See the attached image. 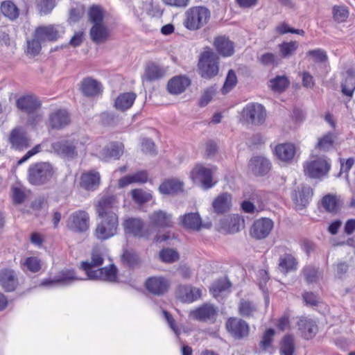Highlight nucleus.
I'll return each instance as SVG.
<instances>
[{
	"mask_svg": "<svg viewBox=\"0 0 355 355\" xmlns=\"http://www.w3.org/2000/svg\"><path fill=\"white\" fill-rule=\"evenodd\" d=\"M105 253L100 248L96 247L92 249L90 261H83L81 268L85 272L87 279L95 281H104L114 282L117 279V269L111 264L108 267H103L94 269L101 266L103 263Z\"/></svg>",
	"mask_w": 355,
	"mask_h": 355,
	"instance_id": "1",
	"label": "nucleus"
},
{
	"mask_svg": "<svg viewBox=\"0 0 355 355\" xmlns=\"http://www.w3.org/2000/svg\"><path fill=\"white\" fill-rule=\"evenodd\" d=\"M89 141L86 136L78 137L77 139H61L51 144L53 151L58 155L67 159H74L78 153H85V146Z\"/></svg>",
	"mask_w": 355,
	"mask_h": 355,
	"instance_id": "2",
	"label": "nucleus"
},
{
	"mask_svg": "<svg viewBox=\"0 0 355 355\" xmlns=\"http://www.w3.org/2000/svg\"><path fill=\"white\" fill-rule=\"evenodd\" d=\"M54 173V168L49 162H37L29 166L28 180L32 185L41 186L49 182Z\"/></svg>",
	"mask_w": 355,
	"mask_h": 355,
	"instance_id": "3",
	"label": "nucleus"
},
{
	"mask_svg": "<svg viewBox=\"0 0 355 355\" xmlns=\"http://www.w3.org/2000/svg\"><path fill=\"white\" fill-rule=\"evenodd\" d=\"M184 20V26L190 31H196L209 21L211 16L210 11L205 6H193L185 12Z\"/></svg>",
	"mask_w": 355,
	"mask_h": 355,
	"instance_id": "4",
	"label": "nucleus"
},
{
	"mask_svg": "<svg viewBox=\"0 0 355 355\" xmlns=\"http://www.w3.org/2000/svg\"><path fill=\"white\" fill-rule=\"evenodd\" d=\"M218 56L211 49H205L200 54L198 64L200 76L207 79L216 76L218 72Z\"/></svg>",
	"mask_w": 355,
	"mask_h": 355,
	"instance_id": "5",
	"label": "nucleus"
},
{
	"mask_svg": "<svg viewBox=\"0 0 355 355\" xmlns=\"http://www.w3.org/2000/svg\"><path fill=\"white\" fill-rule=\"evenodd\" d=\"M101 221L97 224L94 231L95 237L101 241L107 240L117 234L119 227L118 215L98 216Z\"/></svg>",
	"mask_w": 355,
	"mask_h": 355,
	"instance_id": "6",
	"label": "nucleus"
},
{
	"mask_svg": "<svg viewBox=\"0 0 355 355\" xmlns=\"http://www.w3.org/2000/svg\"><path fill=\"white\" fill-rule=\"evenodd\" d=\"M241 116L247 123L259 125L263 123L266 117L264 107L257 103L248 104L241 112Z\"/></svg>",
	"mask_w": 355,
	"mask_h": 355,
	"instance_id": "7",
	"label": "nucleus"
},
{
	"mask_svg": "<svg viewBox=\"0 0 355 355\" xmlns=\"http://www.w3.org/2000/svg\"><path fill=\"white\" fill-rule=\"evenodd\" d=\"M329 169V163L321 157H316L313 160L306 161L304 164L305 175L312 178H320L325 176Z\"/></svg>",
	"mask_w": 355,
	"mask_h": 355,
	"instance_id": "8",
	"label": "nucleus"
},
{
	"mask_svg": "<svg viewBox=\"0 0 355 355\" xmlns=\"http://www.w3.org/2000/svg\"><path fill=\"white\" fill-rule=\"evenodd\" d=\"M67 227L76 232H85L89 227V216L83 210H78L70 215L67 223Z\"/></svg>",
	"mask_w": 355,
	"mask_h": 355,
	"instance_id": "9",
	"label": "nucleus"
},
{
	"mask_svg": "<svg viewBox=\"0 0 355 355\" xmlns=\"http://www.w3.org/2000/svg\"><path fill=\"white\" fill-rule=\"evenodd\" d=\"M273 226V221L268 218L257 219L252 225L250 234L255 239H263L270 234Z\"/></svg>",
	"mask_w": 355,
	"mask_h": 355,
	"instance_id": "10",
	"label": "nucleus"
},
{
	"mask_svg": "<svg viewBox=\"0 0 355 355\" xmlns=\"http://www.w3.org/2000/svg\"><path fill=\"white\" fill-rule=\"evenodd\" d=\"M119 202L114 196H106L102 197L96 205V210L98 216L117 215Z\"/></svg>",
	"mask_w": 355,
	"mask_h": 355,
	"instance_id": "11",
	"label": "nucleus"
},
{
	"mask_svg": "<svg viewBox=\"0 0 355 355\" xmlns=\"http://www.w3.org/2000/svg\"><path fill=\"white\" fill-rule=\"evenodd\" d=\"M190 175L193 181L201 183L205 189H208L215 184L212 181L211 170L201 164L196 165L191 171Z\"/></svg>",
	"mask_w": 355,
	"mask_h": 355,
	"instance_id": "12",
	"label": "nucleus"
},
{
	"mask_svg": "<svg viewBox=\"0 0 355 355\" xmlns=\"http://www.w3.org/2000/svg\"><path fill=\"white\" fill-rule=\"evenodd\" d=\"M227 331L235 338H242L247 336L249 333L248 323L239 318H232L226 322Z\"/></svg>",
	"mask_w": 355,
	"mask_h": 355,
	"instance_id": "13",
	"label": "nucleus"
},
{
	"mask_svg": "<svg viewBox=\"0 0 355 355\" xmlns=\"http://www.w3.org/2000/svg\"><path fill=\"white\" fill-rule=\"evenodd\" d=\"M19 284L15 270L4 268L0 270V285L6 292L14 291Z\"/></svg>",
	"mask_w": 355,
	"mask_h": 355,
	"instance_id": "14",
	"label": "nucleus"
},
{
	"mask_svg": "<svg viewBox=\"0 0 355 355\" xmlns=\"http://www.w3.org/2000/svg\"><path fill=\"white\" fill-rule=\"evenodd\" d=\"M122 225L126 234H130L139 238L145 236L144 230V223L142 220L139 218H127L124 220Z\"/></svg>",
	"mask_w": 355,
	"mask_h": 355,
	"instance_id": "15",
	"label": "nucleus"
},
{
	"mask_svg": "<svg viewBox=\"0 0 355 355\" xmlns=\"http://www.w3.org/2000/svg\"><path fill=\"white\" fill-rule=\"evenodd\" d=\"M249 168L255 175L263 176L270 170L271 163L266 157L257 155L250 159Z\"/></svg>",
	"mask_w": 355,
	"mask_h": 355,
	"instance_id": "16",
	"label": "nucleus"
},
{
	"mask_svg": "<svg viewBox=\"0 0 355 355\" xmlns=\"http://www.w3.org/2000/svg\"><path fill=\"white\" fill-rule=\"evenodd\" d=\"M17 107L28 114L36 112L41 106L40 101L37 97L31 95L23 96L16 102Z\"/></svg>",
	"mask_w": 355,
	"mask_h": 355,
	"instance_id": "17",
	"label": "nucleus"
},
{
	"mask_svg": "<svg viewBox=\"0 0 355 355\" xmlns=\"http://www.w3.org/2000/svg\"><path fill=\"white\" fill-rule=\"evenodd\" d=\"M193 317L204 322H214L218 314V309L211 304H205L192 313Z\"/></svg>",
	"mask_w": 355,
	"mask_h": 355,
	"instance_id": "18",
	"label": "nucleus"
},
{
	"mask_svg": "<svg viewBox=\"0 0 355 355\" xmlns=\"http://www.w3.org/2000/svg\"><path fill=\"white\" fill-rule=\"evenodd\" d=\"M147 290L155 295H162L167 291L168 282L162 277H153L148 278L146 282Z\"/></svg>",
	"mask_w": 355,
	"mask_h": 355,
	"instance_id": "19",
	"label": "nucleus"
},
{
	"mask_svg": "<svg viewBox=\"0 0 355 355\" xmlns=\"http://www.w3.org/2000/svg\"><path fill=\"white\" fill-rule=\"evenodd\" d=\"M92 41L96 44H103L110 37V30L105 24H94L89 30Z\"/></svg>",
	"mask_w": 355,
	"mask_h": 355,
	"instance_id": "20",
	"label": "nucleus"
},
{
	"mask_svg": "<svg viewBox=\"0 0 355 355\" xmlns=\"http://www.w3.org/2000/svg\"><path fill=\"white\" fill-rule=\"evenodd\" d=\"M10 141L12 147L18 150H24L30 146V139L21 128L12 130L10 136Z\"/></svg>",
	"mask_w": 355,
	"mask_h": 355,
	"instance_id": "21",
	"label": "nucleus"
},
{
	"mask_svg": "<svg viewBox=\"0 0 355 355\" xmlns=\"http://www.w3.org/2000/svg\"><path fill=\"white\" fill-rule=\"evenodd\" d=\"M70 116L65 110H57L49 116L50 126L53 129H62L70 123Z\"/></svg>",
	"mask_w": 355,
	"mask_h": 355,
	"instance_id": "22",
	"label": "nucleus"
},
{
	"mask_svg": "<svg viewBox=\"0 0 355 355\" xmlns=\"http://www.w3.org/2000/svg\"><path fill=\"white\" fill-rule=\"evenodd\" d=\"M214 46L219 54L229 57L234 54V43L225 36H218L214 39Z\"/></svg>",
	"mask_w": 355,
	"mask_h": 355,
	"instance_id": "23",
	"label": "nucleus"
},
{
	"mask_svg": "<svg viewBox=\"0 0 355 355\" xmlns=\"http://www.w3.org/2000/svg\"><path fill=\"white\" fill-rule=\"evenodd\" d=\"M297 326L302 336L306 339L313 338L318 332V326L315 322L310 318H300L297 322Z\"/></svg>",
	"mask_w": 355,
	"mask_h": 355,
	"instance_id": "24",
	"label": "nucleus"
},
{
	"mask_svg": "<svg viewBox=\"0 0 355 355\" xmlns=\"http://www.w3.org/2000/svg\"><path fill=\"white\" fill-rule=\"evenodd\" d=\"M100 174L94 171L83 173L80 178V187L87 191L95 190L100 184Z\"/></svg>",
	"mask_w": 355,
	"mask_h": 355,
	"instance_id": "25",
	"label": "nucleus"
},
{
	"mask_svg": "<svg viewBox=\"0 0 355 355\" xmlns=\"http://www.w3.org/2000/svg\"><path fill=\"white\" fill-rule=\"evenodd\" d=\"M150 223L156 227H171L172 215L162 210L155 211L149 216Z\"/></svg>",
	"mask_w": 355,
	"mask_h": 355,
	"instance_id": "26",
	"label": "nucleus"
},
{
	"mask_svg": "<svg viewBox=\"0 0 355 355\" xmlns=\"http://www.w3.org/2000/svg\"><path fill=\"white\" fill-rule=\"evenodd\" d=\"M231 206L232 196L228 193L218 195L212 202L214 211L217 214H223L229 211Z\"/></svg>",
	"mask_w": 355,
	"mask_h": 355,
	"instance_id": "27",
	"label": "nucleus"
},
{
	"mask_svg": "<svg viewBox=\"0 0 355 355\" xmlns=\"http://www.w3.org/2000/svg\"><path fill=\"white\" fill-rule=\"evenodd\" d=\"M80 89L86 96H94L101 91V85L91 78L83 79L80 83Z\"/></svg>",
	"mask_w": 355,
	"mask_h": 355,
	"instance_id": "28",
	"label": "nucleus"
},
{
	"mask_svg": "<svg viewBox=\"0 0 355 355\" xmlns=\"http://www.w3.org/2000/svg\"><path fill=\"white\" fill-rule=\"evenodd\" d=\"M123 144L118 142H112L106 146L101 153V157L103 159L110 158L119 159L123 153Z\"/></svg>",
	"mask_w": 355,
	"mask_h": 355,
	"instance_id": "29",
	"label": "nucleus"
},
{
	"mask_svg": "<svg viewBox=\"0 0 355 355\" xmlns=\"http://www.w3.org/2000/svg\"><path fill=\"white\" fill-rule=\"evenodd\" d=\"M165 74L166 71L163 67L151 62L148 64L146 67L143 80L148 82L155 81L163 78Z\"/></svg>",
	"mask_w": 355,
	"mask_h": 355,
	"instance_id": "30",
	"label": "nucleus"
},
{
	"mask_svg": "<svg viewBox=\"0 0 355 355\" xmlns=\"http://www.w3.org/2000/svg\"><path fill=\"white\" fill-rule=\"evenodd\" d=\"M276 156L283 162H288L293 159L295 155V147L293 144H282L275 147Z\"/></svg>",
	"mask_w": 355,
	"mask_h": 355,
	"instance_id": "31",
	"label": "nucleus"
},
{
	"mask_svg": "<svg viewBox=\"0 0 355 355\" xmlns=\"http://www.w3.org/2000/svg\"><path fill=\"white\" fill-rule=\"evenodd\" d=\"M181 224L186 228L200 230L202 220L198 213H189L180 217Z\"/></svg>",
	"mask_w": 355,
	"mask_h": 355,
	"instance_id": "32",
	"label": "nucleus"
},
{
	"mask_svg": "<svg viewBox=\"0 0 355 355\" xmlns=\"http://www.w3.org/2000/svg\"><path fill=\"white\" fill-rule=\"evenodd\" d=\"M148 173L145 171H141L136 173L126 175L119 180V187L123 188L132 183H145L148 180Z\"/></svg>",
	"mask_w": 355,
	"mask_h": 355,
	"instance_id": "33",
	"label": "nucleus"
},
{
	"mask_svg": "<svg viewBox=\"0 0 355 355\" xmlns=\"http://www.w3.org/2000/svg\"><path fill=\"white\" fill-rule=\"evenodd\" d=\"M189 85L190 80L187 78L178 76L168 83L167 88L171 94H178L183 92Z\"/></svg>",
	"mask_w": 355,
	"mask_h": 355,
	"instance_id": "34",
	"label": "nucleus"
},
{
	"mask_svg": "<svg viewBox=\"0 0 355 355\" xmlns=\"http://www.w3.org/2000/svg\"><path fill=\"white\" fill-rule=\"evenodd\" d=\"M81 278L78 277L73 270H66L62 271L61 277L54 280L45 279L41 283V286H48L55 284L57 283H62L69 284L73 281L80 280ZM85 279H87V278Z\"/></svg>",
	"mask_w": 355,
	"mask_h": 355,
	"instance_id": "35",
	"label": "nucleus"
},
{
	"mask_svg": "<svg viewBox=\"0 0 355 355\" xmlns=\"http://www.w3.org/2000/svg\"><path fill=\"white\" fill-rule=\"evenodd\" d=\"M35 37L44 41L56 40L59 37L58 31L52 26L39 27L35 30Z\"/></svg>",
	"mask_w": 355,
	"mask_h": 355,
	"instance_id": "36",
	"label": "nucleus"
},
{
	"mask_svg": "<svg viewBox=\"0 0 355 355\" xmlns=\"http://www.w3.org/2000/svg\"><path fill=\"white\" fill-rule=\"evenodd\" d=\"M344 80L342 83V92L352 96L355 89V76L352 69H348L343 73Z\"/></svg>",
	"mask_w": 355,
	"mask_h": 355,
	"instance_id": "37",
	"label": "nucleus"
},
{
	"mask_svg": "<svg viewBox=\"0 0 355 355\" xmlns=\"http://www.w3.org/2000/svg\"><path fill=\"white\" fill-rule=\"evenodd\" d=\"M322 204L327 211L336 213L342 207L343 202L338 196L328 194L323 197Z\"/></svg>",
	"mask_w": 355,
	"mask_h": 355,
	"instance_id": "38",
	"label": "nucleus"
},
{
	"mask_svg": "<svg viewBox=\"0 0 355 355\" xmlns=\"http://www.w3.org/2000/svg\"><path fill=\"white\" fill-rule=\"evenodd\" d=\"M136 98V94L133 92L121 94L115 100L116 109L124 111L132 107Z\"/></svg>",
	"mask_w": 355,
	"mask_h": 355,
	"instance_id": "39",
	"label": "nucleus"
},
{
	"mask_svg": "<svg viewBox=\"0 0 355 355\" xmlns=\"http://www.w3.org/2000/svg\"><path fill=\"white\" fill-rule=\"evenodd\" d=\"M182 184L176 180H167L162 182L159 187V191L162 194H174L181 191Z\"/></svg>",
	"mask_w": 355,
	"mask_h": 355,
	"instance_id": "40",
	"label": "nucleus"
},
{
	"mask_svg": "<svg viewBox=\"0 0 355 355\" xmlns=\"http://www.w3.org/2000/svg\"><path fill=\"white\" fill-rule=\"evenodd\" d=\"M297 266L296 259L289 254L280 257L279 260V270L283 273H287L295 270Z\"/></svg>",
	"mask_w": 355,
	"mask_h": 355,
	"instance_id": "41",
	"label": "nucleus"
},
{
	"mask_svg": "<svg viewBox=\"0 0 355 355\" xmlns=\"http://www.w3.org/2000/svg\"><path fill=\"white\" fill-rule=\"evenodd\" d=\"M105 14V10L101 6H92L88 12L89 21L92 25L104 24Z\"/></svg>",
	"mask_w": 355,
	"mask_h": 355,
	"instance_id": "42",
	"label": "nucleus"
},
{
	"mask_svg": "<svg viewBox=\"0 0 355 355\" xmlns=\"http://www.w3.org/2000/svg\"><path fill=\"white\" fill-rule=\"evenodd\" d=\"M181 297L184 302H192L201 295L200 289L191 286H183L180 289Z\"/></svg>",
	"mask_w": 355,
	"mask_h": 355,
	"instance_id": "43",
	"label": "nucleus"
},
{
	"mask_svg": "<svg viewBox=\"0 0 355 355\" xmlns=\"http://www.w3.org/2000/svg\"><path fill=\"white\" fill-rule=\"evenodd\" d=\"M313 196L312 189L309 186H302L299 191V196L296 197V204L300 209L304 207Z\"/></svg>",
	"mask_w": 355,
	"mask_h": 355,
	"instance_id": "44",
	"label": "nucleus"
},
{
	"mask_svg": "<svg viewBox=\"0 0 355 355\" xmlns=\"http://www.w3.org/2000/svg\"><path fill=\"white\" fill-rule=\"evenodd\" d=\"M257 311V307L255 304L250 301L242 300L239 306V312L243 317L254 316Z\"/></svg>",
	"mask_w": 355,
	"mask_h": 355,
	"instance_id": "45",
	"label": "nucleus"
},
{
	"mask_svg": "<svg viewBox=\"0 0 355 355\" xmlns=\"http://www.w3.org/2000/svg\"><path fill=\"white\" fill-rule=\"evenodd\" d=\"M1 10L2 13L8 18L13 20L19 16V9L10 1H6L1 3Z\"/></svg>",
	"mask_w": 355,
	"mask_h": 355,
	"instance_id": "46",
	"label": "nucleus"
},
{
	"mask_svg": "<svg viewBox=\"0 0 355 355\" xmlns=\"http://www.w3.org/2000/svg\"><path fill=\"white\" fill-rule=\"evenodd\" d=\"M289 85V81L284 76H277L276 78L270 80L269 87L272 90L277 92H282Z\"/></svg>",
	"mask_w": 355,
	"mask_h": 355,
	"instance_id": "47",
	"label": "nucleus"
},
{
	"mask_svg": "<svg viewBox=\"0 0 355 355\" xmlns=\"http://www.w3.org/2000/svg\"><path fill=\"white\" fill-rule=\"evenodd\" d=\"M349 10L345 6H334L332 8V15L334 21L342 23L347 20L349 17Z\"/></svg>",
	"mask_w": 355,
	"mask_h": 355,
	"instance_id": "48",
	"label": "nucleus"
},
{
	"mask_svg": "<svg viewBox=\"0 0 355 355\" xmlns=\"http://www.w3.org/2000/svg\"><path fill=\"white\" fill-rule=\"evenodd\" d=\"M295 351L294 338L290 335L285 336L282 339L280 352L282 355H293Z\"/></svg>",
	"mask_w": 355,
	"mask_h": 355,
	"instance_id": "49",
	"label": "nucleus"
},
{
	"mask_svg": "<svg viewBox=\"0 0 355 355\" xmlns=\"http://www.w3.org/2000/svg\"><path fill=\"white\" fill-rule=\"evenodd\" d=\"M298 44L297 42H284L279 45V52L283 58L292 55L297 50Z\"/></svg>",
	"mask_w": 355,
	"mask_h": 355,
	"instance_id": "50",
	"label": "nucleus"
},
{
	"mask_svg": "<svg viewBox=\"0 0 355 355\" xmlns=\"http://www.w3.org/2000/svg\"><path fill=\"white\" fill-rule=\"evenodd\" d=\"M159 257L164 262L173 263L179 259V254L173 249L166 248L160 251Z\"/></svg>",
	"mask_w": 355,
	"mask_h": 355,
	"instance_id": "51",
	"label": "nucleus"
},
{
	"mask_svg": "<svg viewBox=\"0 0 355 355\" xmlns=\"http://www.w3.org/2000/svg\"><path fill=\"white\" fill-rule=\"evenodd\" d=\"M334 141V135L331 133H328L318 139L316 147L320 150H329L331 148H332Z\"/></svg>",
	"mask_w": 355,
	"mask_h": 355,
	"instance_id": "52",
	"label": "nucleus"
},
{
	"mask_svg": "<svg viewBox=\"0 0 355 355\" xmlns=\"http://www.w3.org/2000/svg\"><path fill=\"white\" fill-rule=\"evenodd\" d=\"M132 197L135 202L139 204L145 203L152 199V195L150 193L139 189L132 191Z\"/></svg>",
	"mask_w": 355,
	"mask_h": 355,
	"instance_id": "53",
	"label": "nucleus"
},
{
	"mask_svg": "<svg viewBox=\"0 0 355 355\" xmlns=\"http://www.w3.org/2000/svg\"><path fill=\"white\" fill-rule=\"evenodd\" d=\"M37 8L42 15L49 13L55 6V0H36Z\"/></svg>",
	"mask_w": 355,
	"mask_h": 355,
	"instance_id": "54",
	"label": "nucleus"
},
{
	"mask_svg": "<svg viewBox=\"0 0 355 355\" xmlns=\"http://www.w3.org/2000/svg\"><path fill=\"white\" fill-rule=\"evenodd\" d=\"M304 276L309 283L315 282L320 277V272L313 266H308L303 270Z\"/></svg>",
	"mask_w": 355,
	"mask_h": 355,
	"instance_id": "55",
	"label": "nucleus"
},
{
	"mask_svg": "<svg viewBox=\"0 0 355 355\" xmlns=\"http://www.w3.org/2000/svg\"><path fill=\"white\" fill-rule=\"evenodd\" d=\"M231 286V284L227 279H221L214 282L211 288V291L214 296L220 293L226 291Z\"/></svg>",
	"mask_w": 355,
	"mask_h": 355,
	"instance_id": "56",
	"label": "nucleus"
},
{
	"mask_svg": "<svg viewBox=\"0 0 355 355\" xmlns=\"http://www.w3.org/2000/svg\"><path fill=\"white\" fill-rule=\"evenodd\" d=\"M41 42L40 39L37 38L35 37V33L34 34V38L27 41V53L31 55H37L41 50Z\"/></svg>",
	"mask_w": 355,
	"mask_h": 355,
	"instance_id": "57",
	"label": "nucleus"
},
{
	"mask_svg": "<svg viewBox=\"0 0 355 355\" xmlns=\"http://www.w3.org/2000/svg\"><path fill=\"white\" fill-rule=\"evenodd\" d=\"M23 266L32 272H37L41 269V261L37 257H31L25 259Z\"/></svg>",
	"mask_w": 355,
	"mask_h": 355,
	"instance_id": "58",
	"label": "nucleus"
},
{
	"mask_svg": "<svg viewBox=\"0 0 355 355\" xmlns=\"http://www.w3.org/2000/svg\"><path fill=\"white\" fill-rule=\"evenodd\" d=\"M306 55L311 57L316 62H324L327 60L325 51L321 49L309 51Z\"/></svg>",
	"mask_w": 355,
	"mask_h": 355,
	"instance_id": "59",
	"label": "nucleus"
},
{
	"mask_svg": "<svg viewBox=\"0 0 355 355\" xmlns=\"http://www.w3.org/2000/svg\"><path fill=\"white\" fill-rule=\"evenodd\" d=\"M236 83L237 78L234 71L233 70H230L226 77L224 86L222 89L223 93L225 94L228 92L233 87L236 85Z\"/></svg>",
	"mask_w": 355,
	"mask_h": 355,
	"instance_id": "60",
	"label": "nucleus"
},
{
	"mask_svg": "<svg viewBox=\"0 0 355 355\" xmlns=\"http://www.w3.org/2000/svg\"><path fill=\"white\" fill-rule=\"evenodd\" d=\"M259 60L261 64L267 66H275L279 63V59L273 53H266L263 54Z\"/></svg>",
	"mask_w": 355,
	"mask_h": 355,
	"instance_id": "61",
	"label": "nucleus"
},
{
	"mask_svg": "<svg viewBox=\"0 0 355 355\" xmlns=\"http://www.w3.org/2000/svg\"><path fill=\"white\" fill-rule=\"evenodd\" d=\"M121 260L123 263L128 266H134L138 263L139 259L137 255L135 252L125 250L121 256Z\"/></svg>",
	"mask_w": 355,
	"mask_h": 355,
	"instance_id": "62",
	"label": "nucleus"
},
{
	"mask_svg": "<svg viewBox=\"0 0 355 355\" xmlns=\"http://www.w3.org/2000/svg\"><path fill=\"white\" fill-rule=\"evenodd\" d=\"M226 220L229 222L230 229L232 232L239 231L241 223L243 222V219L238 215L229 216Z\"/></svg>",
	"mask_w": 355,
	"mask_h": 355,
	"instance_id": "63",
	"label": "nucleus"
},
{
	"mask_svg": "<svg viewBox=\"0 0 355 355\" xmlns=\"http://www.w3.org/2000/svg\"><path fill=\"white\" fill-rule=\"evenodd\" d=\"M12 198L15 203L21 204L24 201L26 198V194L22 189L19 187H13Z\"/></svg>",
	"mask_w": 355,
	"mask_h": 355,
	"instance_id": "64",
	"label": "nucleus"
}]
</instances>
